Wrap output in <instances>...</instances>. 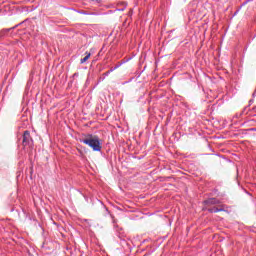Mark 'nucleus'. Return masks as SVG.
I'll return each mask as SVG.
<instances>
[{
  "label": "nucleus",
  "instance_id": "nucleus-1",
  "mask_svg": "<svg viewBox=\"0 0 256 256\" xmlns=\"http://www.w3.org/2000/svg\"><path fill=\"white\" fill-rule=\"evenodd\" d=\"M81 143H84V145H88V147H91L93 151H101V139H99V136L92 135V134H86L80 139Z\"/></svg>",
  "mask_w": 256,
  "mask_h": 256
},
{
  "label": "nucleus",
  "instance_id": "nucleus-2",
  "mask_svg": "<svg viewBox=\"0 0 256 256\" xmlns=\"http://www.w3.org/2000/svg\"><path fill=\"white\" fill-rule=\"evenodd\" d=\"M33 143V138H31V132L29 130L24 131L22 145L23 147H28Z\"/></svg>",
  "mask_w": 256,
  "mask_h": 256
},
{
  "label": "nucleus",
  "instance_id": "nucleus-3",
  "mask_svg": "<svg viewBox=\"0 0 256 256\" xmlns=\"http://www.w3.org/2000/svg\"><path fill=\"white\" fill-rule=\"evenodd\" d=\"M206 205H217L219 203V200L215 198H210L204 202Z\"/></svg>",
  "mask_w": 256,
  "mask_h": 256
},
{
  "label": "nucleus",
  "instance_id": "nucleus-4",
  "mask_svg": "<svg viewBox=\"0 0 256 256\" xmlns=\"http://www.w3.org/2000/svg\"><path fill=\"white\" fill-rule=\"evenodd\" d=\"M90 57H91V53L90 52H85V57L80 60V63H82V64L87 63V61H89Z\"/></svg>",
  "mask_w": 256,
  "mask_h": 256
},
{
  "label": "nucleus",
  "instance_id": "nucleus-5",
  "mask_svg": "<svg viewBox=\"0 0 256 256\" xmlns=\"http://www.w3.org/2000/svg\"><path fill=\"white\" fill-rule=\"evenodd\" d=\"M221 211H225V210L219 209V208L210 209V213H219Z\"/></svg>",
  "mask_w": 256,
  "mask_h": 256
}]
</instances>
